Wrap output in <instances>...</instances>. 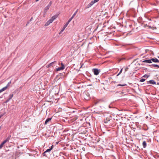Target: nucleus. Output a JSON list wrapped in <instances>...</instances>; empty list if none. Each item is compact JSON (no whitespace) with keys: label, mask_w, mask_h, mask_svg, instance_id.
Returning a JSON list of instances; mask_svg holds the SVG:
<instances>
[{"label":"nucleus","mask_w":159,"mask_h":159,"mask_svg":"<svg viewBox=\"0 0 159 159\" xmlns=\"http://www.w3.org/2000/svg\"><path fill=\"white\" fill-rule=\"evenodd\" d=\"M151 66L154 67H158V68H159V66L157 65V64H152L151 65Z\"/></svg>","instance_id":"nucleus-24"},{"label":"nucleus","mask_w":159,"mask_h":159,"mask_svg":"<svg viewBox=\"0 0 159 159\" xmlns=\"http://www.w3.org/2000/svg\"><path fill=\"white\" fill-rule=\"evenodd\" d=\"M57 16H58L57 15H54L53 16L51 19H52L53 20H54L57 17Z\"/></svg>","instance_id":"nucleus-13"},{"label":"nucleus","mask_w":159,"mask_h":159,"mask_svg":"<svg viewBox=\"0 0 159 159\" xmlns=\"http://www.w3.org/2000/svg\"><path fill=\"white\" fill-rule=\"evenodd\" d=\"M52 119V118H47L45 121V125H46L47 124V123L49 121H50Z\"/></svg>","instance_id":"nucleus-11"},{"label":"nucleus","mask_w":159,"mask_h":159,"mask_svg":"<svg viewBox=\"0 0 159 159\" xmlns=\"http://www.w3.org/2000/svg\"><path fill=\"white\" fill-rule=\"evenodd\" d=\"M78 10L77 9L76 10V11H75V12L74 13V14L72 15V17L70 18V19H71V20H72V19L74 17V16H75V15H76V14L77 13L78 11Z\"/></svg>","instance_id":"nucleus-9"},{"label":"nucleus","mask_w":159,"mask_h":159,"mask_svg":"<svg viewBox=\"0 0 159 159\" xmlns=\"http://www.w3.org/2000/svg\"><path fill=\"white\" fill-rule=\"evenodd\" d=\"M109 108H111V107L110 106H109Z\"/></svg>","instance_id":"nucleus-42"},{"label":"nucleus","mask_w":159,"mask_h":159,"mask_svg":"<svg viewBox=\"0 0 159 159\" xmlns=\"http://www.w3.org/2000/svg\"><path fill=\"white\" fill-rule=\"evenodd\" d=\"M82 66H81V67H80V68H81V67H82Z\"/></svg>","instance_id":"nucleus-44"},{"label":"nucleus","mask_w":159,"mask_h":159,"mask_svg":"<svg viewBox=\"0 0 159 159\" xmlns=\"http://www.w3.org/2000/svg\"><path fill=\"white\" fill-rule=\"evenodd\" d=\"M93 72H94V74L95 75H98L100 72V70L98 69L95 68L93 69Z\"/></svg>","instance_id":"nucleus-3"},{"label":"nucleus","mask_w":159,"mask_h":159,"mask_svg":"<svg viewBox=\"0 0 159 159\" xmlns=\"http://www.w3.org/2000/svg\"><path fill=\"white\" fill-rule=\"evenodd\" d=\"M147 84H156V82L153 80H150L149 81H147Z\"/></svg>","instance_id":"nucleus-6"},{"label":"nucleus","mask_w":159,"mask_h":159,"mask_svg":"<svg viewBox=\"0 0 159 159\" xmlns=\"http://www.w3.org/2000/svg\"><path fill=\"white\" fill-rule=\"evenodd\" d=\"M99 0H94L92 1L90 3H89L86 7V8H88L91 7L95 3L98 2Z\"/></svg>","instance_id":"nucleus-2"},{"label":"nucleus","mask_w":159,"mask_h":159,"mask_svg":"<svg viewBox=\"0 0 159 159\" xmlns=\"http://www.w3.org/2000/svg\"><path fill=\"white\" fill-rule=\"evenodd\" d=\"M143 146L144 148H145L147 146V144L146 141H144L143 143Z\"/></svg>","instance_id":"nucleus-12"},{"label":"nucleus","mask_w":159,"mask_h":159,"mask_svg":"<svg viewBox=\"0 0 159 159\" xmlns=\"http://www.w3.org/2000/svg\"><path fill=\"white\" fill-rule=\"evenodd\" d=\"M11 137V135H9V136L8 137L5 139L6 141L7 142L9 141V140L10 139V138Z\"/></svg>","instance_id":"nucleus-18"},{"label":"nucleus","mask_w":159,"mask_h":159,"mask_svg":"<svg viewBox=\"0 0 159 159\" xmlns=\"http://www.w3.org/2000/svg\"><path fill=\"white\" fill-rule=\"evenodd\" d=\"M136 48V47L135 46H132L130 48V49H134Z\"/></svg>","instance_id":"nucleus-31"},{"label":"nucleus","mask_w":159,"mask_h":159,"mask_svg":"<svg viewBox=\"0 0 159 159\" xmlns=\"http://www.w3.org/2000/svg\"><path fill=\"white\" fill-rule=\"evenodd\" d=\"M83 96L84 99L86 100H89L90 98V94L87 91H85L84 92Z\"/></svg>","instance_id":"nucleus-1"},{"label":"nucleus","mask_w":159,"mask_h":159,"mask_svg":"<svg viewBox=\"0 0 159 159\" xmlns=\"http://www.w3.org/2000/svg\"><path fill=\"white\" fill-rule=\"evenodd\" d=\"M122 68L121 69L119 73V75L122 72Z\"/></svg>","instance_id":"nucleus-34"},{"label":"nucleus","mask_w":159,"mask_h":159,"mask_svg":"<svg viewBox=\"0 0 159 159\" xmlns=\"http://www.w3.org/2000/svg\"><path fill=\"white\" fill-rule=\"evenodd\" d=\"M128 69V68H125V71H127Z\"/></svg>","instance_id":"nucleus-37"},{"label":"nucleus","mask_w":159,"mask_h":159,"mask_svg":"<svg viewBox=\"0 0 159 159\" xmlns=\"http://www.w3.org/2000/svg\"><path fill=\"white\" fill-rule=\"evenodd\" d=\"M119 73H118V74L117 75V76H119Z\"/></svg>","instance_id":"nucleus-40"},{"label":"nucleus","mask_w":159,"mask_h":159,"mask_svg":"<svg viewBox=\"0 0 159 159\" xmlns=\"http://www.w3.org/2000/svg\"><path fill=\"white\" fill-rule=\"evenodd\" d=\"M13 94H10L9 96V99H11L13 97Z\"/></svg>","instance_id":"nucleus-23"},{"label":"nucleus","mask_w":159,"mask_h":159,"mask_svg":"<svg viewBox=\"0 0 159 159\" xmlns=\"http://www.w3.org/2000/svg\"><path fill=\"white\" fill-rule=\"evenodd\" d=\"M53 145H52V146L51 147V148L49 149H47L46 151H45V152H50L52 150V148H53Z\"/></svg>","instance_id":"nucleus-10"},{"label":"nucleus","mask_w":159,"mask_h":159,"mask_svg":"<svg viewBox=\"0 0 159 159\" xmlns=\"http://www.w3.org/2000/svg\"><path fill=\"white\" fill-rule=\"evenodd\" d=\"M11 83V81H10V82H9L8 84H7V86H5V87H6V89L7 88L9 87V85H10Z\"/></svg>","instance_id":"nucleus-20"},{"label":"nucleus","mask_w":159,"mask_h":159,"mask_svg":"<svg viewBox=\"0 0 159 159\" xmlns=\"http://www.w3.org/2000/svg\"><path fill=\"white\" fill-rule=\"evenodd\" d=\"M10 99H9V98H8L7 100L6 101V103H7V102H8L10 100Z\"/></svg>","instance_id":"nucleus-35"},{"label":"nucleus","mask_w":159,"mask_h":159,"mask_svg":"<svg viewBox=\"0 0 159 159\" xmlns=\"http://www.w3.org/2000/svg\"><path fill=\"white\" fill-rule=\"evenodd\" d=\"M61 68H62L63 70L65 68L64 65L62 63H61Z\"/></svg>","instance_id":"nucleus-26"},{"label":"nucleus","mask_w":159,"mask_h":159,"mask_svg":"<svg viewBox=\"0 0 159 159\" xmlns=\"http://www.w3.org/2000/svg\"><path fill=\"white\" fill-rule=\"evenodd\" d=\"M63 70L62 69V68L60 67H59L56 69V70L57 71H58L60 70Z\"/></svg>","instance_id":"nucleus-19"},{"label":"nucleus","mask_w":159,"mask_h":159,"mask_svg":"<svg viewBox=\"0 0 159 159\" xmlns=\"http://www.w3.org/2000/svg\"><path fill=\"white\" fill-rule=\"evenodd\" d=\"M142 62L144 63H152L151 59L146 60H144Z\"/></svg>","instance_id":"nucleus-8"},{"label":"nucleus","mask_w":159,"mask_h":159,"mask_svg":"<svg viewBox=\"0 0 159 159\" xmlns=\"http://www.w3.org/2000/svg\"><path fill=\"white\" fill-rule=\"evenodd\" d=\"M11 137V135H9V136L8 137L5 139L6 141L7 142L9 141V140L10 139V138Z\"/></svg>","instance_id":"nucleus-17"},{"label":"nucleus","mask_w":159,"mask_h":159,"mask_svg":"<svg viewBox=\"0 0 159 159\" xmlns=\"http://www.w3.org/2000/svg\"><path fill=\"white\" fill-rule=\"evenodd\" d=\"M158 57V58H159V57Z\"/></svg>","instance_id":"nucleus-45"},{"label":"nucleus","mask_w":159,"mask_h":159,"mask_svg":"<svg viewBox=\"0 0 159 159\" xmlns=\"http://www.w3.org/2000/svg\"><path fill=\"white\" fill-rule=\"evenodd\" d=\"M145 80V79H143V78H142L141 79H140V82H144Z\"/></svg>","instance_id":"nucleus-28"},{"label":"nucleus","mask_w":159,"mask_h":159,"mask_svg":"<svg viewBox=\"0 0 159 159\" xmlns=\"http://www.w3.org/2000/svg\"><path fill=\"white\" fill-rule=\"evenodd\" d=\"M111 116H109L107 117L106 118V119L105 120L104 122L105 123H107L108 122L111 120Z\"/></svg>","instance_id":"nucleus-5"},{"label":"nucleus","mask_w":159,"mask_h":159,"mask_svg":"<svg viewBox=\"0 0 159 159\" xmlns=\"http://www.w3.org/2000/svg\"><path fill=\"white\" fill-rule=\"evenodd\" d=\"M47 152H45V151L43 153V156H47V155H46V153Z\"/></svg>","instance_id":"nucleus-32"},{"label":"nucleus","mask_w":159,"mask_h":159,"mask_svg":"<svg viewBox=\"0 0 159 159\" xmlns=\"http://www.w3.org/2000/svg\"><path fill=\"white\" fill-rule=\"evenodd\" d=\"M7 142L6 141V140H4L2 143L1 144H2L3 145Z\"/></svg>","instance_id":"nucleus-30"},{"label":"nucleus","mask_w":159,"mask_h":159,"mask_svg":"<svg viewBox=\"0 0 159 159\" xmlns=\"http://www.w3.org/2000/svg\"><path fill=\"white\" fill-rule=\"evenodd\" d=\"M151 61L154 62H159V60L156 58H152L151 59Z\"/></svg>","instance_id":"nucleus-7"},{"label":"nucleus","mask_w":159,"mask_h":159,"mask_svg":"<svg viewBox=\"0 0 159 159\" xmlns=\"http://www.w3.org/2000/svg\"><path fill=\"white\" fill-rule=\"evenodd\" d=\"M53 21V20L52 19H49L48 20V21L50 23H52Z\"/></svg>","instance_id":"nucleus-29"},{"label":"nucleus","mask_w":159,"mask_h":159,"mask_svg":"<svg viewBox=\"0 0 159 159\" xmlns=\"http://www.w3.org/2000/svg\"><path fill=\"white\" fill-rule=\"evenodd\" d=\"M126 85V84H118L117 85V86H125Z\"/></svg>","instance_id":"nucleus-22"},{"label":"nucleus","mask_w":159,"mask_h":159,"mask_svg":"<svg viewBox=\"0 0 159 159\" xmlns=\"http://www.w3.org/2000/svg\"><path fill=\"white\" fill-rule=\"evenodd\" d=\"M39 0H35L36 2H38Z\"/></svg>","instance_id":"nucleus-39"},{"label":"nucleus","mask_w":159,"mask_h":159,"mask_svg":"<svg viewBox=\"0 0 159 159\" xmlns=\"http://www.w3.org/2000/svg\"><path fill=\"white\" fill-rule=\"evenodd\" d=\"M62 29L61 30V31L60 32V33H59V34H61V33L63 32V31H62Z\"/></svg>","instance_id":"nucleus-36"},{"label":"nucleus","mask_w":159,"mask_h":159,"mask_svg":"<svg viewBox=\"0 0 159 159\" xmlns=\"http://www.w3.org/2000/svg\"><path fill=\"white\" fill-rule=\"evenodd\" d=\"M49 8L48 7H46L44 9V12L45 13H46L47 11L49 9Z\"/></svg>","instance_id":"nucleus-15"},{"label":"nucleus","mask_w":159,"mask_h":159,"mask_svg":"<svg viewBox=\"0 0 159 159\" xmlns=\"http://www.w3.org/2000/svg\"><path fill=\"white\" fill-rule=\"evenodd\" d=\"M52 3V2L51 1L49 2V3L48 4V5L47 6V7H48L50 8V6H51Z\"/></svg>","instance_id":"nucleus-21"},{"label":"nucleus","mask_w":159,"mask_h":159,"mask_svg":"<svg viewBox=\"0 0 159 159\" xmlns=\"http://www.w3.org/2000/svg\"><path fill=\"white\" fill-rule=\"evenodd\" d=\"M2 98V97H0V98Z\"/></svg>","instance_id":"nucleus-43"},{"label":"nucleus","mask_w":159,"mask_h":159,"mask_svg":"<svg viewBox=\"0 0 159 159\" xmlns=\"http://www.w3.org/2000/svg\"><path fill=\"white\" fill-rule=\"evenodd\" d=\"M3 146V145L1 143L0 145V149H1L2 148Z\"/></svg>","instance_id":"nucleus-33"},{"label":"nucleus","mask_w":159,"mask_h":159,"mask_svg":"<svg viewBox=\"0 0 159 159\" xmlns=\"http://www.w3.org/2000/svg\"><path fill=\"white\" fill-rule=\"evenodd\" d=\"M1 126H0V130L1 129Z\"/></svg>","instance_id":"nucleus-41"},{"label":"nucleus","mask_w":159,"mask_h":159,"mask_svg":"<svg viewBox=\"0 0 159 159\" xmlns=\"http://www.w3.org/2000/svg\"><path fill=\"white\" fill-rule=\"evenodd\" d=\"M50 23L48 21L45 24V26H48V25Z\"/></svg>","instance_id":"nucleus-25"},{"label":"nucleus","mask_w":159,"mask_h":159,"mask_svg":"<svg viewBox=\"0 0 159 159\" xmlns=\"http://www.w3.org/2000/svg\"><path fill=\"white\" fill-rule=\"evenodd\" d=\"M2 115H0V118L2 117Z\"/></svg>","instance_id":"nucleus-38"},{"label":"nucleus","mask_w":159,"mask_h":159,"mask_svg":"<svg viewBox=\"0 0 159 159\" xmlns=\"http://www.w3.org/2000/svg\"><path fill=\"white\" fill-rule=\"evenodd\" d=\"M54 62H55L54 61L52 62V63H51L48 64V65L46 66L47 67V68H49V67H50Z\"/></svg>","instance_id":"nucleus-16"},{"label":"nucleus","mask_w":159,"mask_h":159,"mask_svg":"<svg viewBox=\"0 0 159 159\" xmlns=\"http://www.w3.org/2000/svg\"><path fill=\"white\" fill-rule=\"evenodd\" d=\"M71 19H69L68 21L66 22V23L64 26V27H63V28L62 29V31H63L66 28V27L68 25V24L71 21Z\"/></svg>","instance_id":"nucleus-4"},{"label":"nucleus","mask_w":159,"mask_h":159,"mask_svg":"<svg viewBox=\"0 0 159 159\" xmlns=\"http://www.w3.org/2000/svg\"><path fill=\"white\" fill-rule=\"evenodd\" d=\"M149 77V75H148L147 74H145L143 76V77H144V78H148Z\"/></svg>","instance_id":"nucleus-27"},{"label":"nucleus","mask_w":159,"mask_h":159,"mask_svg":"<svg viewBox=\"0 0 159 159\" xmlns=\"http://www.w3.org/2000/svg\"><path fill=\"white\" fill-rule=\"evenodd\" d=\"M6 90V87H3L0 89V93Z\"/></svg>","instance_id":"nucleus-14"}]
</instances>
